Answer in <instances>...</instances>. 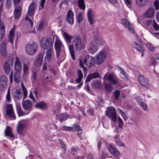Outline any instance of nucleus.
<instances>
[{
  "mask_svg": "<svg viewBox=\"0 0 159 159\" xmlns=\"http://www.w3.org/2000/svg\"><path fill=\"white\" fill-rule=\"evenodd\" d=\"M54 41V38L52 39L48 37H43L40 40L41 47L43 49L47 50L52 47Z\"/></svg>",
  "mask_w": 159,
  "mask_h": 159,
  "instance_id": "1",
  "label": "nucleus"
},
{
  "mask_svg": "<svg viewBox=\"0 0 159 159\" xmlns=\"http://www.w3.org/2000/svg\"><path fill=\"white\" fill-rule=\"evenodd\" d=\"M93 38L94 41L91 43L88 49L89 52L92 54L96 52L98 50V44H99V41L100 40V37L98 35H94Z\"/></svg>",
  "mask_w": 159,
  "mask_h": 159,
  "instance_id": "2",
  "label": "nucleus"
},
{
  "mask_svg": "<svg viewBox=\"0 0 159 159\" xmlns=\"http://www.w3.org/2000/svg\"><path fill=\"white\" fill-rule=\"evenodd\" d=\"M105 111L106 116L112 121L116 122L117 119L116 112V109L113 107L110 106L107 108Z\"/></svg>",
  "mask_w": 159,
  "mask_h": 159,
  "instance_id": "3",
  "label": "nucleus"
},
{
  "mask_svg": "<svg viewBox=\"0 0 159 159\" xmlns=\"http://www.w3.org/2000/svg\"><path fill=\"white\" fill-rule=\"evenodd\" d=\"M107 52L104 50L100 51L96 56L95 64L98 65L102 64L106 60Z\"/></svg>",
  "mask_w": 159,
  "mask_h": 159,
  "instance_id": "4",
  "label": "nucleus"
},
{
  "mask_svg": "<svg viewBox=\"0 0 159 159\" xmlns=\"http://www.w3.org/2000/svg\"><path fill=\"white\" fill-rule=\"evenodd\" d=\"M25 47L27 53L30 55H32L37 50L38 45L36 43H34L32 44H27Z\"/></svg>",
  "mask_w": 159,
  "mask_h": 159,
  "instance_id": "5",
  "label": "nucleus"
},
{
  "mask_svg": "<svg viewBox=\"0 0 159 159\" xmlns=\"http://www.w3.org/2000/svg\"><path fill=\"white\" fill-rule=\"evenodd\" d=\"M6 114L10 118L14 120L16 119V116L12 104H7L6 106Z\"/></svg>",
  "mask_w": 159,
  "mask_h": 159,
  "instance_id": "6",
  "label": "nucleus"
},
{
  "mask_svg": "<svg viewBox=\"0 0 159 159\" xmlns=\"http://www.w3.org/2000/svg\"><path fill=\"white\" fill-rule=\"evenodd\" d=\"M72 43L75 45V48L77 50H80L84 48V45L81 43L80 37L79 35L75 37Z\"/></svg>",
  "mask_w": 159,
  "mask_h": 159,
  "instance_id": "7",
  "label": "nucleus"
},
{
  "mask_svg": "<svg viewBox=\"0 0 159 159\" xmlns=\"http://www.w3.org/2000/svg\"><path fill=\"white\" fill-rule=\"evenodd\" d=\"M103 80H107L114 85H116L118 82L117 77L112 74L109 75L107 73L103 77Z\"/></svg>",
  "mask_w": 159,
  "mask_h": 159,
  "instance_id": "8",
  "label": "nucleus"
},
{
  "mask_svg": "<svg viewBox=\"0 0 159 159\" xmlns=\"http://www.w3.org/2000/svg\"><path fill=\"white\" fill-rule=\"evenodd\" d=\"M95 62V58L89 55H86L85 58L84 59V64L89 67H92L94 66Z\"/></svg>",
  "mask_w": 159,
  "mask_h": 159,
  "instance_id": "9",
  "label": "nucleus"
},
{
  "mask_svg": "<svg viewBox=\"0 0 159 159\" xmlns=\"http://www.w3.org/2000/svg\"><path fill=\"white\" fill-rule=\"evenodd\" d=\"M62 46H63L62 42L59 38H57L54 43V48L57 58L58 57L60 54Z\"/></svg>",
  "mask_w": 159,
  "mask_h": 159,
  "instance_id": "10",
  "label": "nucleus"
},
{
  "mask_svg": "<svg viewBox=\"0 0 159 159\" xmlns=\"http://www.w3.org/2000/svg\"><path fill=\"white\" fill-rule=\"evenodd\" d=\"M74 13L70 10L67 11L66 19L68 23L70 24L73 25L74 23Z\"/></svg>",
  "mask_w": 159,
  "mask_h": 159,
  "instance_id": "11",
  "label": "nucleus"
},
{
  "mask_svg": "<svg viewBox=\"0 0 159 159\" xmlns=\"http://www.w3.org/2000/svg\"><path fill=\"white\" fill-rule=\"evenodd\" d=\"M109 151L115 157L119 158L120 155V153L116 148L112 147L111 144L107 147Z\"/></svg>",
  "mask_w": 159,
  "mask_h": 159,
  "instance_id": "12",
  "label": "nucleus"
},
{
  "mask_svg": "<svg viewBox=\"0 0 159 159\" xmlns=\"http://www.w3.org/2000/svg\"><path fill=\"white\" fill-rule=\"evenodd\" d=\"M15 9L14 11L13 14L15 19H19L21 15L22 11V8L20 5H18L16 6L14 5Z\"/></svg>",
  "mask_w": 159,
  "mask_h": 159,
  "instance_id": "13",
  "label": "nucleus"
},
{
  "mask_svg": "<svg viewBox=\"0 0 159 159\" xmlns=\"http://www.w3.org/2000/svg\"><path fill=\"white\" fill-rule=\"evenodd\" d=\"M132 46L137 51L141 54V57L144 55V48L139 44L135 41H133L132 43Z\"/></svg>",
  "mask_w": 159,
  "mask_h": 159,
  "instance_id": "14",
  "label": "nucleus"
},
{
  "mask_svg": "<svg viewBox=\"0 0 159 159\" xmlns=\"http://www.w3.org/2000/svg\"><path fill=\"white\" fill-rule=\"evenodd\" d=\"M138 79L139 82L142 85L146 88L149 87L148 81L146 78L142 75H140Z\"/></svg>",
  "mask_w": 159,
  "mask_h": 159,
  "instance_id": "15",
  "label": "nucleus"
},
{
  "mask_svg": "<svg viewBox=\"0 0 159 159\" xmlns=\"http://www.w3.org/2000/svg\"><path fill=\"white\" fill-rule=\"evenodd\" d=\"M22 65L18 57H16L15 58V61L14 64V70L16 71V72H19L21 70Z\"/></svg>",
  "mask_w": 159,
  "mask_h": 159,
  "instance_id": "16",
  "label": "nucleus"
},
{
  "mask_svg": "<svg viewBox=\"0 0 159 159\" xmlns=\"http://www.w3.org/2000/svg\"><path fill=\"white\" fill-rule=\"evenodd\" d=\"M100 77V76L98 72H95L91 73L89 75L87 76L85 81V82H88L93 79L99 78Z\"/></svg>",
  "mask_w": 159,
  "mask_h": 159,
  "instance_id": "17",
  "label": "nucleus"
},
{
  "mask_svg": "<svg viewBox=\"0 0 159 159\" xmlns=\"http://www.w3.org/2000/svg\"><path fill=\"white\" fill-rule=\"evenodd\" d=\"M22 106L24 109L26 111L31 110L32 109L31 102L28 99L26 100L22 103Z\"/></svg>",
  "mask_w": 159,
  "mask_h": 159,
  "instance_id": "18",
  "label": "nucleus"
},
{
  "mask_svg": "<svg viewBox=\"0 0 159 159\" xmlns=\"http://www.w3.org/2000/svg\"><path fill=\"white\" fill-rule=\"evenodd\" d=\"M35 107L40 109L46 110L48 108V106L46 103L44 101H41L36 103Z\"/></svg>",
  "mask_w": 159,
  "mask_h": 159,
  "instance_id": "19",
  "label": "nucleus"
},
{
  "mask_svg": "<svg viewBox=\"0 0 159 159\" xmlns=\"http://www.w3.org/2000/svg\"><path fill=\"white\" fill-rule=\"evenodd\" d=\"M155 11L153 7L149 8L145 12V16L148 18H151L154 16Z\"/></svg>",
  "mask_w": 159,
  "mask_h": 159,
  "instance_id": "20",
  "label": "nucleus"
},
{
  "mask_svg": "<svg viewBox=\"0 0 159 159\" xmlns=\"http://www.w3.org/2000/svg\"><path fill=\"white\" fill-rule=\"evenodd\" d=\"M5 33V27L4 23L0 19V41L3 37Z\"/></svg>",
  "mask_w": 159,
  "mask_h": 159,
  "instance_id": "21",
  "label": "nucleus"
},
{
  "mask_svg": "<svg viewBox=\"0 0 159 159\" xmlns=\"http://www.w3.org/2000/svg\"><path fill=\"white\" fill-rule=\"evenodd\" d=\"M122 24L125 26L128 30L130 31H133L134 30V29L132 27L131 24L127 19H123L122 20Z\"/></svg>",
  "mask_w": 159,
  "mask_h": 159,
  "instance_id": "22",
  "label": "nucleus"
},
{
  "mask_svg": "<svg viewBox=\"0 0 159 159\" xmlns=\"http://www.w3.org/2000/svg\"><path fill=\"white\" fill-rule=\"evenodd\" d=\"M16 111L19 117L24 116L26 115V114H25L24 112L22 111L20 104H16Z\"/></svg>",
  "mask_w": 159,
  "mask_h": 159,
  "instance_id": "23",
  "label": "nucleus"
},
{
  "mask_svg": "<svg viewBox=\"0 0 159 159\" xmlns=\"http://www.w3.org/2000/svg\"><path fill=\"white\" fill-rule=\"evenodd\" d=\"M35 9V4L33 2H32L30 4L28 10V15L30 16H31L34 14Z\"/></svg>",
  "mask_w": 159,
  "mask_h": 159,
  "instance_id": "24",
  "label": "nucleus"
},
{
  "mask_svg": "<svg viewBox=\"0 0 159 159\" xmlns=\"http://www.w3.org/2000/svg\"><path fill=\"white\" fill-rule=\"evenodd\" d=\"M5 133L6 136L9 137L11 139L14 137L12 133L11 128L9 126H7L6 129L5 131Z\"/></svg>",
  "mask_w": 159,
  "mask_h": 159,
  "instance_id": "25",
  "label": "nucleus"
},
{
  "mask_svg": "<svg viewBox=\"0 0 159 159\" xmlns=\"http://www.w3.org/2000/svg\"><path fill=\"white\" fill-rule=\"evenodd\" d=\"M148 0H135V2L137 5L140 7H144L148 3Z\"/></svg>",
  "mask_w": 159,
  "mask_h": 159,
  "instance_id": "26",
  "label": "nucleus"
},
{
  "mask_svg": "<svg viewBox=\"0 0 159 159\" xmlns=\"http://www.w3.org/2000/svg\"><path fill=\"white\" fill-rule=\"evenodd\" d=\"M93 12L91 10H89L87 13V18L88 21L90 25H93L94 24V20L93 18Z\"/></svg>",
  "mask_w": 159,
  "mask_h": 159,
  "instance_id": "27",
  "label": "nucleus"
},
{
  "mask_svg": "<svg viewBox=\"0 0 159 159\" xmlns=\"http://www.w3.org/2000/svg\"><path fill=\"white\" fill-rule=\"evenodd\" d=\"M63 34V38L66 42L71 43V40L73 38V37L70 35L66 32H64Z\"/></svg>",
  "mask_w": 159,
  "mask_h": 159,
  "instance_id": "28",
  "label": "nucleus"
},
{
  "mask_svg": "<svg viewBox=\"0 0 159 159\" xmlns=\"http://www.w3.org/2000/svg\"><path fill=\"white\" fill-rule=\"evenodd\" d=\"M91 86L93 89H99L100 88L102 85L99 80H94L93 81Z\"/></svg>",
  "mask_w": 159,
  "mask_h": 159,
  "instance_id": "29",
  "label": "nucleus"
},
{
  "mask_svg": "<svg viewBox=\"0 0 159 159\" xmlns=\"http://www.w3.org/2000/svg\"><path fill=\"white\" fill-rule=\"evenodd\" d=\"M25 125L24 124H19L17 127L16 130L17 133L19 134H21L23 131Z\"/></svg>",
  "mask_w": 159,
  "mask_h": 159,
  "instance_id": "30",
  "label": "nucleus"
},
{
  "mask_svg": "<svg viewBox=\"0 0 159 159\" xmlns=\"http://www.w3.org/2000/svg\"><path fill=\"white\" fill-rule=\"evenodd\" d=\"M69 50L72 59L73 60H75V57L74 50V46L73 44L70 45L69 46Z\"/></svg>",
  "mask_w": 159,
  "mask_h": 159,
  "instance_id": "31",
  "label": "nucleus"
},
{
  "mask_svg": "<svg viewBox=\"0 0 159 159\" xmlns=\"http://www.w3.org/2000/svg\"><path fill=\"white\" fill-rule=\"evenodd\" d=\"M4 70L7 74H9L11 71L10 67L7 61L5 62L4 66Z\"/></svg>",
  "mask_w": 159,
  "mask_h": 159,
  "instance_id": "32",
  "label": "nucleus"
},
{
  "mask_svg": "<svg viewBox=\"0 0 159 159\" xmlns=\"http://www.w3.org/2000/svg\"><path fill=\"white\" fill-rule=\"evenodd\" d=\"M43 57L41 56H39L37 57L35 61V64L37 66H41L43 63Z\"/></svg>",
  "mask_w": 159,
  "mask_h": 159,
  "instance_id": "33",
  "label": "nucleus"
},
{
  "mask_svg": "<svg viewBox=\"0 0 159 159\" xmlns=\"http://www.w3.org/2000/svg\"><path fill=\"white\" fill-rule=\"evenodd\" d=\"M78 7L80 9L84 10L85 8L84 0H78Z\"/></svg>",
  "mask_w": 159,
  "mask_h": 159,
  "instance_id": "34",
  "label": "nucleus"
},
{
  "mask_svg": "<svg viewBox=\"0 0 159 159\" xmlns=\"http://www.w3.org/2000/svg\"><path fill=\"white\" fill-rule=\"evenodd\" d=\"M58 120L60 122H63L67 119V115L64 114H61L58 115Z\"/></svg>",
  "mask_w": 159,
  "mask_h": 159,
  "instance_id": "35",
  "label": "nucleus"
},
{
  "mask_svg": "<svg viewBox=\"0 0 159 159\" xmlns=\"http://www.w3.org/2000/svg\"><path fill=\"white\" fill-rule=\"evenodd\" d=\"M14 81L17 83H19L20 81V75L17 72H15L14 73Z\"/></svg>",
  "mask_w": 159,
  "mask_h": 159,
  "instance_id": "36",
  "label": "nucleus"
},
{
  "mask_svg": "<svg viewBox=\"0 0 159 159\" xmlns=\"http://www.w3.org/2000/svg\"><path fill=\"white\" fill-rule=\"evenodd\" d=\"M53 50L52 48H48V50L46 52V56L47 59H51L52 57V54Z\"/></svg>",
  "mask_w": 159,
  "mask_h": 159,
  "instance_id": "37",
  "label": "nucleus"
},
{
  "mask_svg": "<svg viewBox=\"0 0 159 159\" xmlns=\"http://www.w3.org/2000/svg\"><path fill=\"white\" fill-rule=\"evenodd\" d=\"M7 44L3 43H2L1 44L0 47V51L1 54L2 53H4L5 52Z\"/></svg>",
  "mask_w": 159,
  "mask_h": 159,
  "instance_id": "38",
  "label": "nucleus"
},
{
  "mask_svg": "<svg viewBox=\"0 0 159 159\" xmlns=\"http://www.w3.org/2000/svg\"><path fill=\"white\" fill-rule=\"evenodd\" d=\"M115 141L116 144L118 146H125V144L124 143L119 141V138L118 135H116L115 137Z\"/></svg>",
  "mask_w": 159,
  "mask_h": 159,
  "instance_id": "39",
  "label": "nucleus"
},
{
  "mask_svg": "<svg viewBox=\"0 0 159 159\" xmlns=\"http://www.w3.org/2000/svg\"><path fill=\"white\" fill-rule=\"evenodd\" d=\"M6 102H11V99L10 97V90L9 89H8L6 97Z\"/></svg>",
  "mask_w": 159,
  "mask_h": 159,
  "instance_id": "40",
  "label": "nucleus"
},
{
  "mask_svg": "<svg viewBox=\"0 0 159 159\" xmlns=\"http://www.w3.org/2000/svg\"><path fill=\"white\" fill-rule=\"evenodd\" d=\"M104 87L106 90L108 92L111 93L112 90V87L110 84H104Z\"/></svg>",
  "mask_w": 159,
  "mask_h": 159,
  "instance_id": "41",
  "label": "nucleus"
},
{
  "mask_svg": "<svg viewBox=\"0 0 159 159\" xmlns=\"http://www.w3.org/2000/svg\"><path fill=\"white\" fill-rule=\"evenodd\" d=\"M114 95L115 99L117 100L119 98L120 95V90H116L113 92Z\"/></svg>",
  "mask_w": 159,
  "mask_h": 159,
  "instance_id": "42",
  "label": "nucleus"
},
{
  "mask_svg": "<svg viewBox=\"0 0 159 159\" xmlns=\"http://www.w3.org/2000/svg\"><path fill=\"white\" fill-rule=\"evenodd\" d=\"M14 59V56L13 55H10L8 57V60L10 64L13 65L14 64L13 59Z\"/></svg>",
  "mask_w": 159,
  "mask_h": 159,
  "instance_id": "43",
  "label": "nucleus"
},
{
  "mask_svg": "<svg viewBox=\"0 0 159 159\" xmlns=\"http://www.w3.org/2000/svg\"><path fill=\"white\" fill-rule=\"evenodd\" d=\"M59 141L60 145L61 146L62 148L63 149V152L64 154L66 153V146L63 142L61 139H59Z\"/></svg>",
  "mask_w": 159,
  "mask_h": 159,
  "instance_id": "44",
  "label": "nucleus"
},
{
  "mask_svg": "<svg viewBox=\"0 0 159 159\" xmlns=\"http://www.w3.org/2000/svg\"><path fill=\"white\" fill-rule=\"evenodd\" d=\"M8 78L5 75H2L1 77L0 80L2 84H6L7 82Z\"/></svg>",
  "mask_w": 159,
  "mask_h": 159,
  "instance_id": "45",
  "label": "nucleus"
},
{
  "mask_svg": "<svg viewBox=\"0 0 159 159\" xmlns=\"http://www.w3.org/2000/svg\"><path fill=\"white\" fill-rule=\"evenodd\" d=\"M117 67L120 70L121 74L123 75L124 77H126L127 76L125 71L121 67L119 66H117Z\"/></svg>",
  "mask_w": 159,
  "mask_h": 159,
  "instance_id": "46",
  "label": "nucleus"
},
{
  "mask_svg": "<svg viewBox=\"0 0 159 159\" xmlns=\"http://www.w3.org/2000/svg\"><path fill=\"white\" fill-rule=\"evenodd\" d=\"M76 19L77 21L79 23H81L83 20V14L82 13L80 12L78 16L76 18Z\"/></svg>",
  "mask_w": 159,
  "mask_h": 159,
  "instance_id": "47",
  "label": "nucleus"
},
{
  "mask_svg": "<svg viewBox=\"0 0 159 159\" xmlns=\"http://www.w3.org/2000/svg\"><path fill=\"white\" fill-rule=\"evenodd\" d=\"M152 26L154 29L156 30H159V26L155 20H153Z\"/></svg>",
  "mask_w": 159,
  "mask_h": 159,
  "instance_id": "48",
  "label": "nucleus"
},
{
  "mask_svg": "<svg viewBox=\"0 0 159 159\" xmlns=\"http://www.w3.org/2000/svg\"><path fill=\"white\" fill-rule=\"evenodd\" d=\"M23 92V97L24 98H26V96L27 94V89H26L25 86H23L21 87Z\"/></svg>",
  "mask_w": 159,
  "mask_h": 159,
  "instance_id": "49",
  "label": "nucleus"
},
{
  "mask_svg": "<svg viewBox=\"0 0 159 159\" xmlns=\"http://www.w3.org/2000/svg\"><path fill=\"white\" fill-rule=\"evenodd\" d=\"M154 5L156 10L159 9V2L158 0H156L154 2Z\"/></svg>",
  "mask_w": 159,
  "mask_h": 159,
  "instance_id": "50",
  "label": "nucleus"
},
{
  "mask_svg": "<svg viewBox=\"0 0 159 159\" xmlns=\"http://www.w3.org/2000/svg\"><path fill=\"white\" fill-rule=\"evenodd\" d=\"M148 49L151 51H154L155 50V48L153 45L151 43H148Z\"/></svg>",
  "mask_w": 159,
  "mask_h": 159,
  "instance_id": "51",
  "label": "nucleus"
},
{
  "mask_svg": "<svg viewBox=\"0 0 159 159\" xmlns=\"http://www.w3.org/2000/svg\"><path fill=\"white\" fill-rule=\"evenodd\" d=\"M123 125V122L121 119L120 117H118V126L120 128H122Z\"/></svg>",
  "mask_w": 159,
  "mask_h": 159,
  "instance_id": "52",
  "label": "nucleus"
},
{
  "mask_svg": "<svg viewBox=\"0 0 159 159\" xmlns=\"http://www.w3.org/2000/svg\"><path fill=\"white\" fill-rule=\"evenodd\" d=\"M62 127L63 129H65V130L70 131H73V128L70 127L66 126L65 125H63L62 126Z\"/></svg>",
  "mask_w": 159,
  "mask_h": 159,
  "instance_id": "53",
  "label": "nucleus"
},
{
  "mask_svg": "<svg viewBox=\"0 0 159 159\" xmlns=\"http://www.w3.org/2000/svg\"><path fill=\"white\" fill-rule=\"evenodd\" d=\"M139 106L141 107L144 111H146L147 109V105L146 103L142 102Z\"/></svg>",
  "mask_w": 159,
  "mask_h": 159,
  "instance_id": "54",
  "label": "nucleus"
},
{
  "mask_svg": "<svg viewBox=\"0 0 159 159\" xmlns=\"http://www.w3.org/2000/svg\"><path fill=\"white\" fill-rule=\"evenodd\" d=\"M23 66L24 72L25 73H27L28 70V66L25 64H23Z\"/></svg>",
  "mask_w": 159,
  "mask_h": 159,
  "instance_id": "55",
  "label": "nucleus"
},
{
  "mask_svg": "<svg viewBox=\"0 0 159 159\" xmlns=\"http://www.w3.org/2000/svg\"><path fill=\"white\" fill-rule=\"evenodd\" d=\"M15 31V29L14 28H12L10 30L9 34V36H15L14 32Z\"/></svg>",
  "mask_w": 159,
  "mask_h": 159,
  "instance_id": "56",
  "label": "nucleus"
},
{
  "mask_svg": "<svg viewBox=\"0 0 159 159\" xmlns=\"http://www.w3.org/2000/svg\"><path fill=\"white\" fill-rule=\"evenodd\" d=\"M77 75L78 76V77H80L81 78H83V74L82 72V71L78 69L77 71Z\"/></svg>",
  "mask_w": 159,
  "mask_h": 159,
  "instance_id": "57",
  "label": "nucleus"
},
{
  "mask_svg": "<svg viewBox=\"0 0 159 159\" xmlns=\"http://www.w3.org/2000/svg\"><path fill=\"white\" fill-rule=\"evenodd\" d=\"M14 37V36H9V41L12 44L13 43Z\"/></svg>",
  "mask_w": 159,
  "mask_h": 159,
  "instance_id": "58",
  "label": "nucleus"
},
{
  "mask_svg": "<svg viewBox=\"0 0 159 159\" xmlns=\"http://www.w3.org/2000/svg\"><path fill=\"white\" fill-rule=\"evenodd\" d=\"M44 25V22L43 21H42L41 22L40 24H39L38 28L39 30H41Z\"/></svg>",
  "mask_w": 159,
  "mask_h": 159,
  "instance_id": "59",
  "label": "nucleus"
},
{
  "mask_svg": "<svg viewBox=\"0 0 159 159\" xmlns=\"http://www.w3.org/2000/svg\"><path fill=\"white\" fill-rule=\"evenodd\" d=\"M31 78L34 81L36 80V72H33Z\"/></svg>",
  "mask_w": 159,
  "mask_h": 159,
  "instance_id": "60",
  "label": "nucleus"
},
{
  "mask_svg": "<svg viewBox=\"0 0 159 159\" xmlns=\"http://www.w3.org/2000/svg\"><path fill=\"white\" fill-rule=\"evenodd\" d=\"M135 99L139 105L142 102L141 101V99L139 97H136L135 98Z\"/></svg>",
  "mask_w": 159,
  "mask_h": 159,
  "instance_id": "61",
  "label": "nucleus"
},
{
  "mask_svg": "<svg viewBox=\"0 0 159 159\" xmlns=\"http://www.w3.org/2000/svg\"><path fill=\"white\" fill-rule=\"evenodd\" d=\"M75 130H76V131H82V129H81V127L79 125H77L75 126Z\"/></svg>",
  "mask_w": 159,
  "mask_h": 159,
  "instance_id": "62",
  "label": "nucleus"
},
{
  "mask_svg": "<svg viewBox=\"0 0 159 159\" xmlns=\"http://www.w3.org/2000/svg\"><path fill=\"white\" fill-rule=\"evenodd\" d=\"M157 62L156 60L155 59H152L151 63V65L153 66H155L157 65Z\"/></svg>",
  "mask_w": 159,
  "mask_h": 159,
  "instance_id": "63",
  "label": "nucleus"
},
{
  "mask_svg": "<svg viewBox=\"0 0 159 159\" xmlns=\"http://www.w3.org/2000/svg\"><path fill=\"white\" fill-rule=\"evenodd\" d=\"M82 78H83L78 77V78H77L75 80L76 83H80L81 82Z\"/></svg>",
  "mask_w": 159,
  "mask_h": 159,
  "instance_id": "64",
  "label": "nucleus"
}]
</instances>
